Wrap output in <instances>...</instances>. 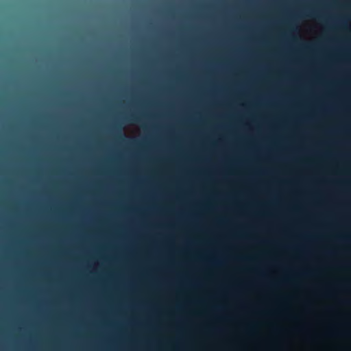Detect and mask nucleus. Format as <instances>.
<instances>
[{
    "label": "nucleus",
    "instance_id": "obj_1",
    "mask_svg": "<svg viewBox=\"0 0 351 351\" xmlns=\"http://www.w3.org/2000/svg\"><path fill=\"white\" fill-rule=\"evenodd\" d=\"M129 119L135 122L138 121V119L133 114L130 117Z\"/></svg>",
    "mask_w": 351,
    "mask_h": 351
},
{
    "label": "nucleus",
    "instance_id": "obj_2",
    "mask_svg": "<svg viewBox=\"0 0 351 351\" xmlns=\"http://www.w3.org/2000/svg\"><path fill=\"white\" fill-rule=\"evenodd\" d=\"M119 138L121 140L125 139V136H123L122 134L120 133V135L119 136Z\"/></svg>",
    "mask_w": 351,
    "mask_h": 351
}]
</instances>
